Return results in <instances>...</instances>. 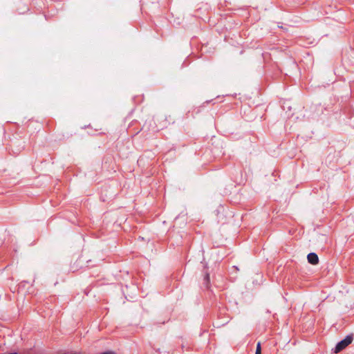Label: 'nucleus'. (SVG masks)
Listing matches in <instances>:
<instances>
[{"instance_id":"obj_2","label":"nucleus","mask_w":354,"mask_h":354,"mask_svg":"<svg viewBox=\"0 0 354 354\" xmlns=\"http://www.w3.org/2000/svg\"><path fill=\"white\" fill-rule=\"evenodd\" d=\"M308 263L312 265H317L319 263V257L315 252H310L307 256Z\"/></svg>"},{"instance_id":"obj_5","label":"nucleus","mask_w":354,"mask_h":354,"mask_svg":"<svg viewBox=\"0 0 354 354\" xmlns=\"http://www.w3.org/2000/svg\"><path fill=\"white\" fill-rule=\"evenodd\" d=\"M100 354H115V353L113 351H106V352L102 353Z\"/></svg>"},{"instance_id":"obj_1","label":"nucleus","mask_w":354,"mask_h":354,"mask_svg":"<svg viewBox=\"0 0 354 354\" xmlns=\"http://www.w3.org/2000/svg\"><path fill=\"white\" fill-rule=\"evenodd\" d=\"M353 341V336L348 335L346 336L344 339L339 342L335 347L333 348V352L335 353H338L342 350H344L347 346H348Z\"/></svg>"},{"instance_id":"obj_4","label":"nucleus","mask_w":354,"mask_h":354,"mask_svg":"<svg viewBox=\"0 0 354 354\" xmlns=\"http://www.w3.org/2000/svg\"><path fill=\"white\" fill-rule=\"evenodd\" d=\"M255 354H261V342H258L257 344V349Z\"/></svg>"},{"instance_id":"obj_3","label":"nucleus","mask_w":354,"mask_h":354,"mask_svg":"<svg viewBox=\"0 0 354 354\" xmlns=\"http://www.w3.org/2000/svg\"><path fill=\"white\" fill-rule=\"evenodd\" d=\"M209 274L208 273H205L204 277V285L206 288L209 287Z\"/></svg>"}]
</instances>
